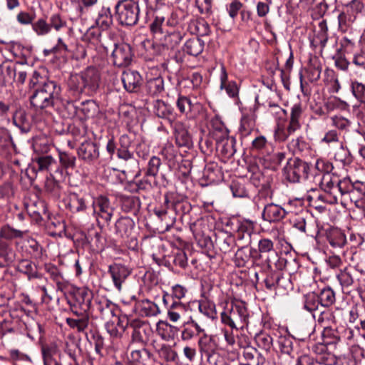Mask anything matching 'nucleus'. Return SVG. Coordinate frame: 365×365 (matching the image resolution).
<instances>
[{
  "label": "nucleus",
  "instance_id": "f257e3e1",
  "mask_svg": "<svg viewBox=\"0 0 365 365\" xmlns=\"http://www.w3.org/2000/svg\"><path fill=\"white\" fill-rule=\"evenodd\" d=\"M98 14L93 25V92L96 87L104 90L107 77L108 49L114 46L111 53L113 64L118 67H125L130 64L133 52L131 46L126 43H113L107 34L102 31L112 24L113 16L109 7L96 6ZM105 92V91H103Z\"/></svg>",
  "mask_w": 365,
  "mask_h": 365
},
{
  "label": "nucleus",
  "instance_id": "f03ea898",
  "mask_svg": "<svg viewBox=\"0 0 365 365\" xmlns=\"http://www.w3.org/2000/svg\"><path fill=\"white\" fill-rule=\"evenodd\" d=\"M112 207L106 196L100 195L93 201V215L96 217L97 225L100 232H95V248L93 252L100 253L104 250L106 245V235L102 229L108 225L112 217Z\"/></svg>",
  "mask_w": 365,
  "mask_h": 365
},
{
  "label": "nucleus",
  "instance_id": "7ed1b4c3",
  "mask_svg": "<svg viewBox=\"0 0 365 365\" xmlns=\"http://www.w3.org/2000/svg\"><path fill=\"white\" fill-rule=\"evenodd\" d=\"M95 298V304H93V319L94 318H101L104 319L109 316L113 317V320L115 322L116 327L119 329L120 335L125 331L128 326L130 327L131 320L125 314H120V310L115 308L107 297L97 294Z\"/></svg>",
  "mask_w": 365,
  "mask_h": 365
},
{
  "label": "nucleus",
  "instance_id": "20e7f679",
  "mask_svg": "<svg viewBox=\"0 0 365 365\" xmlns=\"http://www.w3.org/2000/svg\"><path fill=\"white\" fill-rule=\"evenodd\" d=\"M249 317L247 304L235 298L231 300L230 307L229 304L226 303L224 311L220 314L222 323L229 326L232 329L237 330L248 324Z\"/></svg>",
  "mask_w": 365,
  "mask_h": 365
},
{
  "label": "nucleus",
  "instance_id": "39448f33",
  "mask_svg": "<svg viewBox=\"0 0 365 365\" xmlns=\"http://www.w3.org/2000/svg\"><path fill=\"white\" fill-rule=\"evenodd\" d=\"M311 169V163L299 157H292L287 159L282 173L286 181L291 184H297L304 182L309 179Z\"/></svg>",
  "mask_w": 365,
  "mask_h": 365
},
{
  "label": "nucleus",
  "instance_id": "423d86ee",
  "mask_svg": "<svg viewBox=\"0 0 365 365\" xmlns=\"http://www.w3.org/2000/svg\"><path fill=\"white\" fill-rule=\"evenodd\" d=\"M115 18L123 26H133L139 22L140 9L138 1L120 0L115 6Z\"/></svg>",
  "mask_w": 365,
  "mask_h": 365
},
{
  "label": "nucleus",
  "instance_id": "0eeeda50",
  "mask_svg": "<svg viewBox=\"0 0 365 365\" xmlns=\"http://www.w3.org/2000/svg\"><path fill=\"white\" fill-rule=\"evenodd\" d=\"M60 88L54 81H47L41 87L36 88L30 97L31 104L36 110H43L53 105L54 100L58 98Z\"/></svg>",
  "mask_w": 365,
  "mask_h": 365
},
{
  "label": "nucleus",
  "instance_id": "6e6552de",
  "mask_svg": "<svg viewBox=\"0 0 365 365\" xmlns=\"http://www.w3.org/2000/svg\"><path fill=\"white\" fill-rule=\"evenodd\" d=\"M255 258H258L264 269H272V265L277 259L280 262L277 252L274 248V242L268 238H262L258 242V248H254Z\"/></svg>",
  "mask_w": 365,
  "mask_h": 365
},
{
  "label": "nucleus",
  "instance_id": "1a4fd4ad",
  "mask_svg": "<svg viewBox=\"0 0 365 365\" xmlns=\"http://www.w3.org/2000/svg\"><path fill=\"white\" fill-rule=\"evenodd\" d=\"M164 204L167 207H171L175 212V215L180 216L181 218L190 214L192 209L187 197L175 192H168L165 193Z\"/></svg>",
  "mask_w": 365,
  "mask_h": 365
},
{
  "label": "nucleus",
  "instance_id": "9d476101",
  "mask_svg": "<svg viewBox=\"0 0 365 365\" xmlns=\"http://www.w3.org/2000/svg\"><path fill=\"white\" fill-rule=\"evenodd\" d=\"M236 232V239L245 240L247 244L251 242V235L255 227V222L249 219L232 217L227 223Z\"/></svg>",
  "mask_w": 365,
  "mask_h": 365
},
{
  "label": "nucleus",
  "instance_id": "9b49d317",
  "mask_svg": "<svg viewBox=\"0 0 365 365\" xmlns=\"http://www.w3.org/2000/svg\"><path fill=\"white\" fill-rule=\"evenodd\" d=\"M214 248L222 254L227 255L233 251L236 247V237L231 232L218 230L214 233Z\"/></svg>",
  "mask_w": 365,
  "mask_h": 365
},
{
  "label": "nucleus",
  "instance_id": "f8f14e48",
  "mask_svg": "<svg viewBox=\"0 0 365 365\" xmlns=\"http://www.w3.org/2000/svg\"><path fill=\"white\" fill-rule=\"evenodd\" d=\"M217 341L216 335L207 334L206 331L198 338L197 346L202 357H205L209 361L217 354L219 348Z\"/></svg>",
  "mask_w": 365,
  "mask_h": 365
},
{
  "label": "nucleus",
  "instance_id": "ddd939ff",
  "mask_svg": "<svg viewBox=\"0 0 365 365\" xmlns=\"http://www.w3.org/2000/svg\"><path fill=\"white\" fill-rule=\"evenodd\" d=\"M163 264L175 273L180 272V269H184L187 266L186 253L180 249L173 250L163 259Z\"/></svg>",
  "mask_w": 365,
  "mask_h": 365
},
{
  "label": "nucleus",
  "instance_id": "4468645a",
  "mask_svg": "<svg viewBox=\"0 0 365 365\" xmlns=\"http://www.w3.org/2000/svg\"><path fill=\"white\" fill-rule=\"evenodd\" d=\"M254 248L242 246L235 253L234 262L237 267L250 268L254 265H260L258 258H255Z\"/></svg>",
  "mask_w": 365,
  "mask_h": 365
},
{
  "label": "nucleus",
  "instance_id": "2eb2a0df",
  "mask_svg": "<svg viewBox=\"0 0 365 365\" xmlns=\"http://www.w3.org/2000/svg\"><path fill=\"white\" fill-rule=\"evenodd\" d=\"M143 45L150 56V59L160 62L168 60L170 55L169 46L165 45L164 43H155L148 39L145 40Z\"/></svg>",
  "mask_w": 365,
  "mask_h": 365
},
{
  "label": "nucleus",
  "instance_id": "dca6fc26",
  "mask_svg": "<svg viewBox=\"0 0 365 365\" xmlns=\"http://www.w3.org/2000/svg\"><path fill=\"white\" fill-rule=\"evenodd\" d=\"M130 327L133 328L131 339L133 342L145 345L152 333L150 332L148 324L138 319L131 320Z\"/></svg>",
  "mask_w": 365,
  "mask_h": 365
},
{
  "label": "nucleus",
  "instance_id": "f3484780",
  "mask_svg": "<svg viewBox=\"0 0 365 365\" xmlns=\"http://www.w3.org/2000/svg\"><path fill=\"white\" fill-rule=\"evenodd\" d=\"M287 215V212L279 205L268 203L264 205L262 218L264 221L269 223H278L281 222Z\"/></svg>",
  "mask_w": 365,
  "mask_h": 365
},
{
  "label": "nucleus",
  "instance_id": "a211bd4d",
  "mask_svg": "<svg viewBox=\"0 0 365 365\" xmlns=\"http://www.w3.org/2000/svg\"><path fill=\"white\" fill-rule=\"evenodd\" d=\"M121 81L124 88L129 93L138 92L143 83L140 74L133 70L123 71L121 75Z\"/></svg>",
  "mask_w": 365,
  "mask_h": 365
},
{
  "label": "nucleus",
  "instance_id": "6ab92c4d",
  "mask_svg": "<svg viewBox=\"0 0 365 365\" xmlns=\"http://www.w3.org/2000/svg\"><path fill=\"white\" fill-rule=\"evenodd\" d=\"M357 271L353 267H345L336 274V278L343 290L351 291V287L359 284Z\"/></svg>",
  "mask_w": 365,
  "mask_h": 365
},
{
  "label": "nucleus",
  "instance_id": "aec40b11",
  "mask_svg": "<svg viewBox=\"0 0 365 365\" xmlns=\"http://www.w3.org/2000/svg\"><path fill=\"white\" fill-rule=\"evenodd\" d=\"M109 272L110 273L113 284L118 291L121 290L123 283L125 282L131 273L126 266L117 263L109 266Z\"/></svg>",
  "mask_w": 365,
  "mask_h": 365
},
{
  "label": "nucleus",
  "instance_id": "412c9836",
  "mask_svg": "<svg viewBox=\"0 0 365 365\" xmlns=\"http://www.w3.org/2000/svg\"><path fill=\"white\" fill-rule=\"evenodd\" d=\"M271 91H269L267 89L261 91L259 90V93L255 97V103L257 107L259 106H265L267 104L269 107V111L273 114L276 115L279 118H282V115H287V111L283 109L282 107H280L277 103H275L271 101L265 100V98L267 96H269V94H271Z\"/></svg>",
  "mask_w": 365,
  "mask_h": 365
},
{
  "label": "nucleus",
  "instance_id": "4be33fe9",
  "mask_svg": "<svg viewBox=\"0 0 365 365\" xmlns=\"http://www.w3.org/2000/svg\"><path fill=\"white\" fill-rule=\"evenodd\" d=\"M175 106L181 115L191 118L195 113V110L198 108L200 104L196 102L194 103L190 96L178 94Z\"/></svg>",
  "mask_w": 365,
  "mask_h": 365
},
{
  "label": "nucleus",
  "instance_id": "5701e85b",
  "mask_svg": "<svg viewBox=\"0 0 365 365\" xmlns=\"http://www.w3.org/2000/svg\"><path fill=\"white\" fill-rule=\"evenodd\" d=\"M205 331L204 328L201 327L192 317H190L189 319L183 323L181 339L183 341H189L196 336L200 337Z\"/></svg>",
  "mask_w": 365,
  "mask_h": 365
},
{
  "label": "nucleus",
  "instance_id": "b1692460",
  "mask_svg": "<svg viewBox=\"0 0 365 365\" xmlns=\"http://www.w3.org/2000/svg\"><path fill=\"white\" fill-rule=\"evenodd\" d=\"M287 148L294 155L305 157L309 154L311 145L304 137L299 136L288 143Z\"/></svg>",
  "mask_w": 365,
  "mask_h": 365
},
{
  "label": "nucleus",
  "instance_id": "393cba45",
  "mask_svg": "<svg viewBox=\"0 0 365 365\" xmlns=\"http://www.w3.org/2000/svg\"><path fill=\"white\" fill-rule=\"evenodd\" d=\"M326 238L332 248L341 249L347 243L345 233L337 227H331L326 232Z\"/></svg>",
  "mask_w": 365,
  "mask_h": 365
},
{
  "label": "nucleus",
  "instance_id": "a878e982",
  "mask_svg": "<svg viewBox=\"0 0 365 365\" xmlns=\"http://www.w3.org/2000/svg\"><path fill=\"white\" fill-rule=\"evenodd\" d=\"M153 112L160 118L173 121L175 119V113L173 106L162 100H157L153 104Z\"/></svg>",
  "mask_w": 365,
  "mask_h": 365
},
{
  "label": "nucleus",
  "instance_id": "bb28decb",
  "mask_svg": "<svg viewBox=\"0 0 365 365\" xmlns=\"http://www.w3.org/2000/svg\"><path fill=\"white\" fill-rule=\"evenodd\" d=\"M188 304H191V307L192 306H197L201 314L212 320L217 318L215 304L208 299L189 302Z\"/></svg>",
  "mask_w": 365,
  "mask_h": 365
},
{
  "label": "nucleus",
  "instance_id": "cd10ccee",
  "mask_svg": "<svg viewBox=\"0 0 365 365\" xmlns=\"http://www.w3.org/2000/svg\"><path fill=\"white\" fill-rule=\"evenodd\" d=\"M93 340H94L96 354L98 356V359L101 364H104L107 361L108 349L104 346V338L93 325Z\"/></svg>",
  "mask_w": 365,
  "mask_h": 365
},
{
  "label": "nucleus",
  "instance_id": "c85d7f7f",
  "mask_svg": "<svg viewBox=\"0 0 365 365\" xmlns=\"http://www.w3.org/2000/svg\"><path fill=\"white\" fill-rule=\"evenodd\" d=\"M168 309V315L170 321L175 322L180 319V314L191 309V304L183 303L182 302H172L170 304H165Z\"/></svg>",
  "mask_w": 365,
  "mask_h": 365
},
{
  "label": "nucleus",
  "instance_id": "c756f323",
  "mask_svg": "<svg viewBox=\"0 0 365 365\" xmlns=\"http://www.w3.org/2000/svg\"><path fill=\"white\" fill-rule=\"evenodd\" d=\"M121 209L125 212L137 215L140 211L141 202L138 197L134 195H122L120 198Z\"/></svg>",
  "mask_w": 365,
  "mask_h": 365
},
{
  "label": "nucleus",
  "instance_id": "7c9ffc66",
  "mask_svg": "<svg viewBox=\"0 0 365 365\" xmlns=\"http://www.w3.org/2000/svg\"><path fill=\"white\" fill-rule=\"evenodd\" d=\"M135 222L132 218L124 217L119 218L115 224V234L123 239L130 236Z\"/></svg>",
  "mask_w": 365,
  "mask_h": 365
},
{
  "label": "nucleus",
  "instance_id": "2f4dec72",
  "mask_svg": "<svg viewBox=\"0 0 365 365\" xmlns=\"http://www.w3.org/2000/svg\"><path fill=\"white\" fill-rule=\"evenodd\" d=\"M220 89H225L227 94L230 98L238 96L239 88L237 83L234 81H228V75L225 67L222 65L220 74Z\"/></svg>",
  "mask_w": 365,
  "mask_h": 365
},
{
  "label": "nucleus",
  "instance_id": "473e14b6",
  "mask_svg": "<svg viewBox=\"0 0 365 365\" xmlns=\"http://www.w3.org/2000/svg\"><path fill=\"white\" fill-rule=\"evenodd\" d=\"M303 110L300 103H295L291 108L289 125L287 128L288 135L294 133L301 128L299 119L302 116Z\"/></svg>",
  "mask_w": 365,
  "mask_h": 365
},
{
  "label": "nucleus",
  "instance_id": "72a5a7b5",
  "mask_svg": "<svg viewBox=\"0 0 365 365\" xmlns=\"http://www.w3.org/2000/svg\"><path fill=\"white\" fill-rule=\"evenodd\" d=\"M269 143L264 135H259L252 141L250 152L252 155L264 156L269 153Z\"/></svg>",
  "mask_w": 365,
  "mask_h": 365
},
{
  "label": "nucleus",
  "instance_id": "f704fd0d",
  "mask_svg": "<svg viewBox=\"0 0 365 365\" xmlns=\"http://www.w3.org/2000/svg\"><path fill=\"white\" fill-rule=\"evenodd\" d=\"M135 311L140 315L145 317L155 316L160 312L158 305L148 299L135 303Z\"/></svg>",
  "mask_w": 365,
  "mask_h": 365
},
{
  "label": "nucleus",
  "instance_id": "c9c22d12",
  "mask_svg": "<svg viewBox=\"0 0 365 365\" xmlns=\"http://www.w3.org/2000/svg\"><path fill=\"white\" fill-rule=\"evenodd\" d=\"M204 47V41L195 36L186 41L183 46V51L190 56H197L202 53Z\"/></svg>",
  "mask_w": 365,
  "mask_h": 365
},
{
  "label": "nucleus",
  "instance_id": "e433bc0d",
  "mask_svg": "<svg viewBox=\"0 0 365 365\" xmlns=\"http://www.w3.org/2000/svg\"><path fill=\"white\" fill-rule=\"evenodd\" d=\"M175 143L178 147H185L190 148L192 146V140L191 135L187 130L182 126H180L175 129Z\"/></svg>",
  "mask_w": 365,
  "mask_h": 365
},
{
  "label": "nucleus",
  "instance_id": "4c0bfd02",
  "mask_svg": "<svg viewBox=\"0 0 365 365\" xmlns=\"http://www.w3.org/2000/svg\"><path fill=\"white\" fill-rule=\"evenodd\" d=\"M150 356V352L145 348L132 350L128 357V364L130 365H145Z\"/></svg>",
  "mask_w": 365,
  "mask_h": 365
},
{
  "label": "nucleus",
  "instance_id": "58836bf2",
  "mask_svg": "<svg viewBox=\"0 0 365 365\" xmlns=\"http://www.w3.org/2000/svg\"><path fill=\"white\" fill-rule=\"evenodd\" d=\"M349 88L355 99L362 105L365 106V81L361 82L357 79H351Z\"/></svg>",
  "mask_w": 365,
  "mask_h": 365
},
{
  "label": "nucleus",
  "instance_id": "ea45409f",
  "mask_svg": "<svg viewBox=\"0 0 365 365\" xmlns=\"http://www.w3.org/2000/svg\"><path fill=\"white\" fill-rule=\"evenodd\" d=\"M321 307H331L336 302L334 291L330 287H326L317 293Z\"/></svg>",
  "mask_w": 365,
  "mask_h": 365
},
{
  "label": "nucleus",
  "instance_id": "a19ab883",
  "mask_svg": "<svg viewBox=\"0 0 365 365\" xmlns=\"http://www.w3.org/2000/svg\"><path fill=\"white\" fill-rule=\"evenodd\" d=\"M187 290L185 287L176 284L172 287L171 294H165L163 297L164 304H168L172 302H180L185 297Z\"/></svg>",
  "mask_w": 365,
  "mask_h": 365
},
{
  "label": "nucleus",
  "instance_id": "79ce46f5",
  "mask_svg": "<svg viewBox=\"0 0 365 365\" xmlns=\"http://www.w3.org/2000/svg\"><path fill=\"white\" fill-rule=\"evenodd\" d=\"M13 123L22 133H28L31 128V122L24 110L16 111L13 116Z\"/></svg>",
  "mask_w": 365,
  "mask_h": 365
},
{
  "label": "nucleus",
  "instance_id": "37998d69",
  "mask_svg": "<svg viewBox=\"0 0 365 365\" xmlns=\"http://www.w3.org/2000/svg\"><path fill=\"white\" fill-rule=\"evenodd\" d=\"M303 308L315 318L314 312L320 309V302L316 292H309L304 296Z\"/></svg>",
  "mask_w": 365,
  "mask_h": 365
},
{
  "label": "nucleus",
  "instance_id": "c03bdc74",
  "mask_svg": "<svg viewBox=\"0 0 365 365\" xmlns=\"http://www.w3.org/2000/svg\"><path fill=\"white\" fill-rule=\"evenodd\" d=\"M145 91L150 96H156L164 91V80L162 77L150 78L145 84Z\"/></svg>",
  "mask_w": 365,
  "mask_h": 365
},
{
  "label": "nucleus",
  "instance_id": "a18cd8bd",
  "mask_svg": "<svg viewBox=\"0 0 365 365\" xmlns=\"http://www.w3.org/2000/svg\"><path fill=\"white\" fill-rule=\"evenodd\" d=\"M319 314L317 318V322L319 324L331 326V324H336V319L331 307H321Z\"/></svg>",
  "mask_w": 365,
  "mask_h": 365
},
{
  "label": "nucleus",
  "instance_id": "49530a36",
  "mask_svg": "<svg viewBox=\"0 0 365 365\" xmlns=\"http://www.w3.org/2000/svg\"><path fill=\"white\" fill-rule=\"evenodd\" d=\"M203 178L210 182L219 180L222 177L220 168L216 163H210L207 164L203 170Z\"/></svg>",
  "mask_w": 365,
  "mask_h": 365
},
{
  "label": "nucleus",
  "instance_id": "de8ad7c7",
  "mask_svg": "<svg viewBox=\"0 0 365 365\" xmlns=\"http://www.w3.org/2000/svg\"><path fill=\"white\" fill-rule=\"evenodd\" d=\"M267 270L269 271V272L264 279L265 287L270 291L275 290L280 286V281L283 279V276L278 272L272 271V269Z\"/></svg>",
  "mask_w": 365,
  "mask_h": 365
},
{
  "label": "nucleus",
  "instance_id": "09e8293b",
  "mask_svg": "<svg viewBox=\"0 0 365 365\" xmlns=\"http://www.w3.org/2000/svg\"><path fill=\"white\" fill-rule=\"evenodd\" d=\"M26 209L30 216L37 222L41 220L43 215L46 214V207L42 201L34 202Z\"/></svg>",
  "mask_w": 365,
  "mask_h": 365
},
{
  "label": "nucleus",
  "instance_id": "8fccbe9b",
  "mask_svg": "<svg viewBox=\"0 0 365 365\" xmlns=\"http://www.w3.org/2000/svg\"><path fill=\"white\" fill-rule=\"evenodd\" d=\"M18 269L26 274L29 279L39 277L36 264L28 259L20 261L18 264Z\"/></svg>",
  "mask_w": 365,
  "mask_h": 365
},
{
  "label": "nucleus",
  "instance_id": "3c124183",
  "mask_svg": "<svg viewBox=\"0 0 365 365\" xmlns=\"http://www.w3.org/2000/svg\"><path fill=\"white\" fill-rule=\"evenodd\" d=\"M337 179L332 178L329 175H324L320 185L327 194H329L330 197H333L337 196Z\"/></svg>",
  "mask_w": 365,
  "mask_h": 365
},
{
  "label": "nucleus",
  "instance_id": "603ef678",
  "mask_svg": "<svg viewBox=\"0 0 365 365\" xmlns=\"http://www.w3.org/2000/svg\"><path fill=\"white\" fill-rule=\"evenodd\" d=\"M322 336V341L327 345H335L340 341L337 330L331 326L324 327Z\"/></svg>",
  "mask_w": 365,
  "mask_h": 365
},
{
  "label": "nucleus",
  "instance_id": "864d4df0",
  "mask_svg": "<svg viewBox=\"0 0 365 365\" xmlns=\"http://www.w3.org/2000/svg\"><path fill=\"white\" fill-rule=\"evenodd\" d=\"M309 217L307 210H302L299 214L296 215L291 220L293 227L303 233H306L307 220Z\"/></svg>",
  "mask_w": 365,
  "mask_h": 365
},
{
  "label": "nucleus",
  "instance_id": "5fc2aeb1",
  "mask_svg": "<svg viewBox=\"0 0 365 365\" xmlns=\"http://www.w3.org/2000/svg\"><path fill=\"white\" fill-rule=\"evenodd\" d=\"M255 127V120L248 115H242L240 120L239 133L240 138L246 137L252 133Z\"/></svg>",
  "mask_w": 365,
  "mask_h": 365
},
{
  "label": "nucleus",
  "instance_id": "6e6d98bb",
  "mask_svg": "<svg viewBox=\"0 0 365 365\" xmlns=\"http://www.w3.org/2000/svg\"><path fill=\"white\" fill-rule=\"evenodd\" d=\"M58 350L55 346H43L42 354L44 365H61L56 359Z\"/></svg>",
  "mask_w": 365,
  "mask_h": 365
},
{
  "label": "nucleus",
  "instance_id": "4d7b16f0",
  "mask_svg": "<svg viewBox=\"0 0 365 365\" xmlns=\"http://www.w3.org/2000/svg\"><path fill=\"white\" fill-rule=\"evenodd\" d=\"M341 6L344 11L355 18L362 11L364 7L362 0H351L346 3L344 1V4H341Z\"/></svg>",
  "mask_w": 365,
  "mask_h": 365
},
{
  "label": "nucleus",
  "instance_id": "13d9d810",
  "mask_svg": "<svg viewBox=\"0 0 365 365\" xmlns=\"http://www.w3.org/2000/svg\"><path fill=\"white\" fill-rule=\"evenodd\" d=\"M352 63L365 70V38L359 41V49L354 53Z\"/></svg>",
  "mask_w": 365,
  "mask_h": 365
},
{
  "label": "nucleus",
  "instance_id": "bf43d9fd",
  "mask_svg": "<svg viewBox=\"0 0 365 365\" xmlns=\"http://www.w3.org/2000/svg\"><path fill=\"white\" fill-rule=\"evenodd\" d=\"M158 354L167 362L177 363L178 359V353L170 345L163 344L158 350Z\"/></svg>",
  "mask_w": 365,
  "mask_h": 365
},
{
  "label": "nucleus",
  "instance_id": "052dcab7",
  "mask_svg": "<svg viewBox=\"0 0 365 365\" xmlns=\"http://www.w3.org/2000/svg\"><path fill=\"white\" fill-rule=\"evenodd\" d=\"M230 188L235 197H247L250 198L249 191L244 182L233 180Z\"/></svg>",
  "mask_w": 365,
  "mask_h": 365
},
{
  "label": "nucleus",
  "instance_id": "680f3d73",
  "mask_svg": "<svg viewBox=\"0 0 365 365\" xmlns=\"http://www.w3.org/2000/svg\"><path fill=\"white\" fill-rule=\"evenodd\" d=\"M355 20L356 18L354 16L350 15L349 13L341 9L338 16L339 30L341 32H346Z\"/></svg>",
  "mask_w": 365,
  "mask_h": 365
},
{
  "label": "nucleus",
  "instance_id": "e2e57ef3",
  "mask_svg": "<svg viewBox=\"0 0 365 365\" xmlns=\"http://www.w3.org/2000/svg\"><path fill=\"white\" fill-rule=\"evenodd\" d=\"M259 187L257 194L253 198V202L257 207H259L261 201L267 200V198H271L272 196L271 186L268 182L262 185Z\"/></svg>",
  "mask_w": 365,
  "mask_h": 365
},
{
  "label": "nucleus",
  "instance_id": "0e129e2a",
  "mask_svg": "<svg viewBox=\"0 0 365 365\" xmlns=\"http://www.w3.org/2000/svg\"><path fill=\"white\" fill-rule=\"evenodd\" d=\"M66 206L73 212L83 211L86 208L84 200L75 194L69 197Z\"/></svg>",
  "mask_w": 365,
  "mask_h": 365
},
{
  "label": "nucleus",
  "instance_id": "69168bd1",
  "mask_svg": "<svg viewBox=\"0 0 365 365\" xmlns=\"http://www.w3.org/2000/svg\"><path fill=\"white\" fill-rule=\"evenodd\" d=\"M336 161L342 164L343 166L349 165L352 162V157L349 150L341 145L340 148L336 151L334 157Z\"/></svg>",
  "mask_w": 365,
  "mask_h": 365
},
{
  "label": "nucleus",
  "instance_id": "338daca9",
  "mask_svg": "<svg viewBox=\"0 0 365 365\" xmlns=\"http://www.w3.org/2000/svg\"><path fill=\"white\" fill-rule=\"evenodd\" d=\"M331 120V125L339 132H348L351 125V120L342 115H334Z\"/></svg>",
  "mask_w": 365,
  "mask_h": 365
},
{
  "label": "nucleus",
  "instance_id": "774afa93",
  "mask_svg": "<svg viewBox=\"0 0 365 365\" xmlns=\"http://www.w3.org/2000/svg\"><path fill=\"white\" fill-rule=\"evenodd\" d=\"M356 38L345 36L340 41V49L339 51L344 54H350L354 53V48L356 47Z\"/></svg>",
  "mask_w": 365,
  "mask_h": 365
}]
</instances>
